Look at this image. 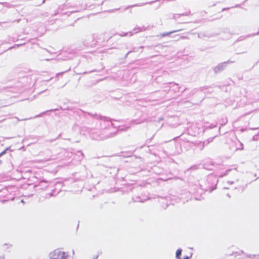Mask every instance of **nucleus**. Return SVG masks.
<instances>
[{"mask_svg": "<svg viewBox=\"0 0 259 259\" xmlns=\"http://www.w3.org/2000/svg\"><path fill=\"white\" fill-rule=\"evenodd\" d=\"M52 259H66L65 253L60 250H55L52 253Z\"/></svg>", "mask_w": 259, "mask_h": 259, "instance_id": "obj_1", "label": "nucleus"}, {"mask_svg": "<svg viewBox=\"0 0 259 259\" xmlns=\"http://www.w3.org/2000/svg\"><path fill=\"white\" fill-rule=\"evenodd\" d=\"M181 253H182V250L181 249H178L176 251V257L179 259V258H180V256L181 255Z\"/></svg>", "mask_w": 259, "mask_h": 259, "instance_id": "obj_2", "label": "nucleus"}, {"mask_svg": "<svg viewBox=\"0 0 259 259\" xmlns=\"http://www.w3.org/2000/svg\"><path fill=\"white\" fill-rule=\"evenodd\" d=\"M6 152V151H4L3 152H2L1 153H0V156H1L2 155H3L4 154H5Z\"/></svg>", "mask_w": 259, "mask_h": 259, "instance_id": "obj_3", "label": "nucleus"}]
</instances>
